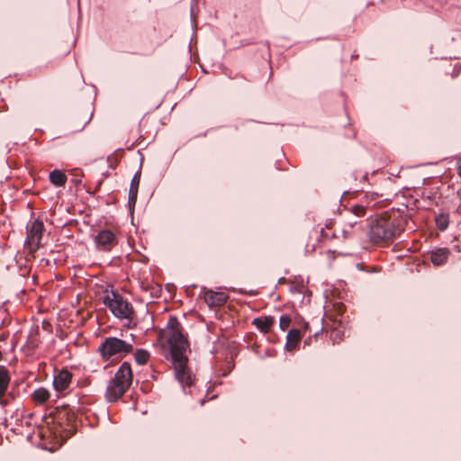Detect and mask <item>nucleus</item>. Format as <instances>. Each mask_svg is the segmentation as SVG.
Returning a JSON list of instances; mask_svg holds the SVG:
<instances>
[{
  "label": "nucleus",
  "instance_id": "nucleus-29",
  "mask_svg": "<svg viewBox=\"0 0 461 461\" xmlns=\"http://www.w3.org/2000/svg\"><path fill=\"white\" fill-rule=\"evenodd\" d=\"M113 157L109 156L107 160L110 162L112 160Z\"/></svg>",
  "mask_w": 461,
  "mask_h": 461
},
{
  "label": "nucleus",
  "instance_id": "nucleus-10",
  "mask_svg": "<svg viewBox=\"0 0 461 461\" xmlns=\"http://www.w3.org/2000/svg\"><path fill=\"white\" fill-rule=\"evenodd\" d=\"M140 181V171L136 172L134 176L132 177L131 181V186L129 190V200L128 203L130 208H134L136 202H137V196H138V190Z\"/></svg>",
  "mask_w": 461,
  "mask_h": 461
},
{
  "label": "nucleus",
  "instance_id": "nucleus-24",
  "mask_svg": "<svg viewBox=\"0 0 461 461\" xmlns=\"http://www.w3.org/2000/svg\"><path fill=\"white\" fill-rule=\"evenodd\" d=\"M102 183H103V180L99 181V183H98V185H96L95 190L94 192H96V191L100 188V186H101Z\"/></svg>",
  "mask_w": 461,
  "mask_h": 461
},
{
  "label": "nucleus",
  "instance_id": "nucleus-1",
  "mask_svg": "<svg viewBox=\"0 0 461 461\" xmlns=\"http://www.w3.org/2000/svg\"><path fill=\"white\" fill-rule=\"evenodd\" d=\"M167 341L169 345V356L175 370L176 379L183 385L190 386L193 384L192 374L187 366L188 357L186 351L189 343L183 333V328L175 316H170L166 330Z\"/></svg>",
  "mask_w": 461,
  "mask_h": 461
},
{
  "label": "nucleus",
  "instance_id": "nucleus-20",
  "mask_svg": "<svg viewBox=\"0 0 461 461\" xmlns=\"http://www.w3.org/2000/svg\"><path fill=\"white\" fill-rule=\"evenodd\" d=\"M291 323V318L288 315H282L279 320V326L282 330L288 329Z\"/></svg>",
  "mask_w": 461,
  "mask_h": 461
},
{
  "label": "nucleus",
  "instance_id": "nucleus-11",
  "mask_svg": "<svg viewBox=\"0 0 461 461\" xmlns=\"http://www.w3.org/2000/svg\"><path fill=\"white\" fill-rule=\"evenodd\" d=\"M450 251L446 248L432 250L429 253V259L435 266H442L447 263Z\"/></svg>",
  "mask_w": 461,
  "mask_h": 461
},
{
  "label": "nucleus",
  "instance_id": "nucleus-27",
  "mask_svg": "<svg viewBox=\"0 0 461 461\" xmlns=\"http://www.w3.org/2000/svg\"><path fill=\"white\" fill-rule=\"evenodd\" d=\"M331 227H332V222L331 221L326 224V228L327 229H330Z\"/></svg>",
  "mask_w": 461,
  "mask_h": 461
},
{
  "label": "nucleus",
  "instance_id": "nucleus-2",
  "mask_svg": "<svg viewBox=\"0 0 461 461\" xmlns=\"http://www.w3.org/2000/svg\"><path fill=\"white\" fill-rule=\"evenodd\" d=\"M405 223L406 220L402 217L381 215L370 226V241L378 246H388L404 230Z\"/></svg>",
  "mask_w": 461,
  "mask_h": 461
},
{
  "label": "nucleus",
  "instance_id": "nucleus-26",
  "mask_svg": "<svg viewBox=\"0 0 461 461\" xmlns=\"http://www.w3.org/2000/svg\"><path fill=\"white\" fill-rule=\"evenodd\" d=\"M457 169H458V174H459V176H461V161H460V162H459V164H458V167H457Z\"/></svg>",
  "mask_w": 461,
  "mask_h": 461
},
{
  "label": "nucleus",
  "instance_id": "nucleus-15",
  "mask_svg": "<svg viewBox=\"0 0 461 461\" xmlns=\"http://www.w3.org/2000/svg\"><path fill=\"white\" fill-rule=\"evenodd\" d=\"M57 419L59 421H66L70 424L76 420V412L69 406H62L58 410Z\"/></svg>",
  "mask_w": 461,
  "mask_h": 461
},
{
  "label": "nucleus",
  "instance_id": "nucleus-17",
  "mask_svg": "<svg viewBox=\"0 0 461 461\" xmlns=\"http://www.w3.org/2000/svg\"><path fill=\"white\" fill-rule=\"evenodd\" d=\"M32 398L38 403H44L50 398V393L45 388H39L33 392Z\"/></svg>",
  "mask_w": 461,
  "mask_h": 461
},
{
  "label": "nucleus",
  "instance_id": "nucleus-23",
  "mask_svg": "<svg viewBox=\"0 0 461 461\" xmlns=\"http://www.w3.org/2000/svg\"><path fill=\"white\" fill-rule=\"evenodd\" d=\"M321 235L323 239H332L335 236L334 234L330 235L324 229H321Z\"/></svg>",
  "mask_w": 461,
  "mask_h": 461
},
{
  "label": "nucleus",
  "instance_id": "nucleus-3",
  "mask_svg": "<svg viewBox=\"0 0 461 461\" xmlns=\"http://www.w3.org/2000/svg\"><path fill=\"white\" fill-rule=\"evenodd\" d=\"M132 370L129 362H123L114 377L109 382L106 388L105 397L108 402L118 401L130 388L132 383Z\"/></svg>",
  "mask_w": 461,
  "mask_h": 461
},
{
  "label": "nucleus",
  "instance_id": "nucleus-13",
  "mask_svg": "<svg viewBox=\"0 0 461 461\" xmlns=\"http://www.w3.org/2000/svg\"><path fill=\"white\" fill-rule=\"evenodd\" d=\"M301 339L302 335L300 330L297 329H292L291 330H289L286 336L285 349L287 351L294 350L297 348Z\"/></svg>",
  "mask_w": 461,
  "mask_h": 461
},
{
  "label": "nucleus",
  "instance_id": "nucleus-4",
  "mask_svg": "<svg viewBox=\"0 0 461 461\" xmlns=\"http://www.w3.org/2000/svg\"><path fill=\"white\" fill-rule=\"evenodd\" d=\"M104 304L119 319L132 320L134 309L130 302L122 297L118 292L105 291L103 297Z\"/></svg>",
  "mask_w": 461,
  "mask_h": 461
},
{
  "label": "nucleus",
  "instance_id": "nucleus-7",
  "mask_svg": "<svg viewBox=\"0 0 461 461\" xmlns=\"http://www.w3.org/2000/svg\"><path fill=\"white\" fill-rule=\"evenodd\" d=\"M94 242L98 251L109 252L118 244V239L113 230L104 229L98 231Z\"/></svg>",
  "mask_w": 461,
  "mask_h": 461
},
{
  "label": "nucleus",
  "instance_id": "nucleus-5",
  "mask_svg": "<svg viewBox=\"0 0 461 461\" xmlns=\"http://www.w3.org/2000/svg\"><path fill=\"white\" fill-rule=\"evenodd\" d=\"M98 351L104 361L113 357L122 359L133 351V344L116 337H107L100 344Z\"/></svg>",
  "mask_w": 461,
  "mask_h": 461
},
{
  "label": "nucleus",
  "instance_id": "nucleus-6",
  "mask_svg": "<svg viewBox=\"0 0 461 461\" xmlns=\"http://www.w3.org/2000/svg\"><path fill=\"white\" fill-rule=\"evenodd\" d=\"M44 231V224L40 220H35L27 225V237L25 247L30 254H34L41 247V241Z\"/></svg>",
  "mask_w": 461,
  "mask_h": 461
},
{
  "label": "nucleus",
  "instance_id": "nucleus-16",
  "mask_svg": "<svg viewBox=\"0 0 461 461\" xmlns=\"http://www.w3.org/2000/svg\"><path fill=\"white\" fill-rule=\"evenodd\" d=\"M50 181L56 186H64L67 182V176L59 169H55L50 173Z\"/></svg>",
  "mask_w": 461,
  "mask_h": 461
},
{
  "label": "nucleus",
  "instance_id": "nucleus-14",
  "mask_svg": "<svg viewBox=\"0 0 461 461\" xmlns=\"http://www.w3.org/2000/svg\"><path fill=\"white\" fill-rule=\"evenodd\" d=\"M275 323V318L272 316H265L256 318L252 324L255 325L261 332L267 333Z\"/></svg>",
  "mask_w": 461,
  "mask_h": 461
},
{
  "label": "nucleus",
  "instance_id": "nucleus-21",
  "mask_svg": "<svg viewBox=\"0 0 461 461\" xmlns=\"http://www.w3.org/2000/svg\"><path fill=\"white\" fill-rule=\"evenodd\" d=\"M330 339L333 340V343H339L342 339V333L339 330V328H335L330 333Z\"/></svg>",
  "mask_w": 461,
  "mask_h": 461
},
{
  "label": "nucleus",
  "instance_id": "nucleus-18",
  "mask_svg": "<svg viewBox=\"0 0 461 461\" xmlns=\"http://www.w3.org/2000/svg\"><path fill=\"white\" fill-rule=\"evenodd\" d=\"M150 354L148 350L140 348L134 353V359L138 365H145L149 359Z\"/></svg>",
  "mask_w": 461,
  "mask_h": 461
},
{
  "label": "nucleus",
  "instance_id": "nucleus-28",
  "mask_svg": "<svg viewBox=\"0 0 461 461\" xmlns=\"http://www.w3.org/2000/svg\"><path fill=\"white\" fill-rule=\"evenodd\" d=\"M356 224H357V221H354V222H350V223H349L350 227H354Z\"/></svg>",
  "mask_w": 461,
  "mask_h": 461
},
{
  "label": "nucleus",
  "instance_id": "nucleus-9",
  "mask_svg": "<svg viewBox=\"0 0 461 461\" xmlns=\"http://www.w3.org/2000/svg\"><path fill=\"white\" fill-rule=\"evenodd\" d=\"M72 379V374L63 369L54 376L53 385L58 392L65 391L68 388Z\"/></svg>",
  "mask_w": 461,
  "mask_h": 461
},
{
  "label": "nucleus",
  "instance_id": "nucleus-12",
  "mask_svg": "<svg viewBox=\"0 0 461 461\" xmlns=\"http://www.w3.org/2000/svg\"><path fill=\"white\" fill-rule=\"evenodd\" d=\"M10 380L11 378L6 367L4 366H0V403L3 406L6 405L7 403L5 401H2V398L5 396L7 391Z\"/></svg>",
  "mask_w": 461,
  "mask_h": 461
},
{
  "label": "nucleus",
  "instance_id": "nucleus-8",
  "mask_svg": "<svg viewBox=\"0 0 461 461\" xmlns=\"http://www.w3.org/2000/svg\"><path fill=\"white\" fill-rule=\"evenodd\" d=\"M203 300L211 308L221 307L227 302L228 296L221 292L203 289Z\"/></svg>",
  "mask_w": 461,
  "mask_h": 461
},
{
  "label": "nucleus",
  "instance_id": "nucleus-22",
  "mask_svg": "<svg viewBox=\"0 0 461 461\" xmlns=\"http://www.w3.org/2000/svg\"><path fill=\"white\" fill-rule=\"evenodd\" d=\"M366 207L363 206V205H355L352 207L351 209V212L356 215V216H364L366 214Z\"/></svg>",
  "mask_w": 461,
  "mask_h": 461
},
{
  "label": "nucleus",
  "instance_id": "nucleus-25",
  "mask_svg": "<svg viewBox=\"0 0 461 461\" xmlns=\"http://www.w3.org/2000/svg\"><path fill=\"white\" fill-rule=\"evenodd\" d=\"M114 159H115V163H117V159H118V158H117V156H114ZM110 167H111L112 168H115L116 164H114V165H112V164H111V166H110Z\"/></svg>",
  "mask_w": 461,
  "mask_h": 461
},
{
  "label": "nucleus",
  "instance_id": "nucleus-30",
  "mask_svg": "<svg viewBox=\"0 0 461 461\" xmlns=\"http://www.w3.org/2000/svg\"><path fill=\"white\" fill-rule=\"evenodd\" d=\"M80 182H81L80 180H75L76 185L79 184Z\"/></svg>",
  "mask_w": 461,
  "mask_h": 461
},
{
  "label": "nucleus",
  "instance_id": "nucleus-19",
  "mask_svg": "<svg viewBox=\"0 0 461 461\" xmlns=\"http://www.w3.org/2000/svg\"><path fill=\"white\" fill-rule=\"evenodd\" d=\"M449 223V216L447 213L441 212L436 217L437 227L441 230H447Z\"/></svg>",
  "mask_w": 461,
  "mask_h": 461
}]
</instances>
